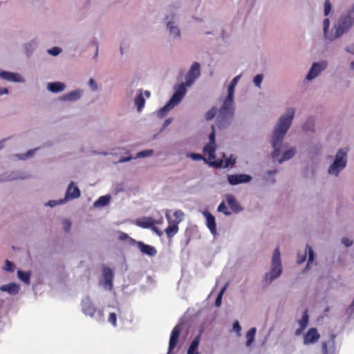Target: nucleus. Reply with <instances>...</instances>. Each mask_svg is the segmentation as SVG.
<instances>
[{
    "label": "nucleus",
    "mask_w": 354,
    "mask_h": 354,
    "mask_svg": "<svg viewBox=\"0 0 354 354\" xmlns=\"http://www.w3.org/2000/svg\"><path fill=\"white\" fill-rule=\"evenodd\" d=\"M165 217L167 220L169 225L165 230L167 236L169 239H171L175 234H176L178 232L179 227L178 225L171 222V218L169 214V211H167L165 214Z\"/></svg>",
    "instance_id": "obj_13"
},
{
    "label": "nucleus",
    "mask_w": 354,
    "mask_h": 354,
    "mask_svg": "<svg viewBox=\"0 0 354 354\" xmlns=\"http://www.w3.org/2000/svg\"><path fill=\"white\" fill-rule=\"evenodd\" d=\"M32 151H29L28 153L32 154Z\"/></svg>",
    "instance_id": "obj_62"
},
{
    "label": "nucleus",
    "mask_w": 354,
    "mask_h": 354,
    "mask_svg": "<svg viewBox=\"0 0 354 354\" xmlns=\"http://www.w3.org/2000/svg\"><path fill=\"white\" fill-rule=\"evenodd\" d=\"M307 254H308V259L306 268H308L310 263H313L314 260V252L312 248L309 245H306L304 251L298 252L297 259L298 264L304 263L306 259Z\"/></svg>",
    "instance_id": "obj_10"
},
{
    "label": "nucleus",
    "mask_w": 354,
    "mask_h": 354,
    "mask_svg": "<svg viewBox=\"0 0 354 354\" xmlns=\"http://www.w3.org/2000/svg\"><path fill=\"white\" fill-rule=\"evenodd\" d=\"M217 209L218 212H223L225 215L227 216L230 214V212L227 210V208L224 202H222L219 204Z\"/></svg>",
    "instance_id": "obj_37"
},
{
    "label": "nucleus",
    "mask_w": 354,
    "mask_h": 354,
    "mask_svg": "<svg viewBox=\"0 0 354 354\" xmlns=\"http://www.w3.org/2000/svg\"><path fill=\"white\" fill-rule=\"evenodd\" d=\"M322 353L324 354H328V348L326 342L322 343Z\"/></svg>",
    "instance_id": "obj_52"
},
{
    "label": "nucleus",
    "mask_w": 354,
    "mask_h": 354,
    "mask_svg": "<svg viewBox=\"0 0 354 354\" xmlns=\"http://www.w3.org/2000/svg\"><path fill=\"white\" fill-rule=\"evenodd\" d=\"M80 196V190L77 186L74 185V183L71 182L68 185L65 198L67 199L77 198Z\"/></svg>",
    "instance_id": "obj_17"
},
{
    "label": "nucleus",
    "mask_w": 354,
    "mask_h": 354,
    "mask_svg": "<svg viewBox=\"0 0 354 354\" xmlns=\"http://www.w3.org/2000/svg\"><path fill=\"white\" fill-rule=\"evenodd\" d=\"M129 239V236L127 234L124 233V232H120V234H119V239L120 240H122V241H124V240H127ZM130 240L133 242V243H136V241L131 238H130Z\"/></svg>",
    "instance_id": "obj_46"
},
{
    "label": "nucleus",
    "mask_w": 354,
    "mask_h": 354,
    "mask_svg": "<svg viewBox=\"0 0 354 354\" xmlns=\"http://www.w3.org/2000/svg\"><path fill=\"white\" fill-rule=\"evenodd\" d=\"M216 113H217L216 108V107H212L210 110H209L205 113V119L207 120H212L215 116Z\"/></svg>",
    "instance_id": "obj_36"
},
{
    "label": "nucleus",
    "mask_w": 354,
    "mask_h": 354,
    "mask_svg": "<svg viewBox=\"0 0 354 354\" xmlns=\"http://www.w3.org/2000/svg\"><path fill=\"white\" fill-rule=\"evenodd\" d=\"M8 93V90L6 88H0V95L6 94Z\"/></svg>",
    "instance_id": "obj_54"
},
{
    "label": "nucleus",
    "mask_w": 354,
    "mask_h": 354,
    "mask_svg": "<svg viewBox=\"0 0 354 354\" xmlns=\"http://www.w3.org/2000/svg\"><path fill=\"white\" fill-rule=\"evenodd\" d=\"M331 10V3L329 0H325L324 2V15L327 16Z\"/></svg>",
    "instance_id": "obj_42"
},
{
    "label": "nucleus",
    "mask_w": 354,
    "mask_h": 354,
    "mask_svg": "<svg viewBox=\"0 0 354 354\" xmlns=\"http://www.w3.org/2000/svg\"><path fill=\"white\" fill-rule=\"evenodd\" d=\"M251 180L252 177L248 174H233L227 176L229 183L232 185L248 183Z\"/></svg>",
    "instance_id": "obj_12"
},
{
    "label": "nucleus",
    "mask_w": 354,
    "mask_h": 354,
    "mask_svg": "<svg viewBox=\"0 0 354 354\" xmlns=\"http://www.w3.org/2000/svg\"><path fill=\"white\" fill-rule=\"evenodd\" d=\"M255 333H256L255 328H252L247 332V333H246V339H247L246 344H247V346H250L251 344L254 342Z\"/></svg>",
    "instance_id": "obj_33"
},
{
    "label": "nucleus",
    "mask_w": 354,
    "mask_h": 354,
    "mask_svg": "<svg viewBox=\"0 0 354 354\" xmlns=\"http://www.w3.org/2000/svg\"><path fill=\"white\" fill-rule=\"evenodd\" d=\"M200 64L198 62H194L186 75L185 84L182 83L176 86L175 93H174L170 100L158 111V116L161 118L165 116L169 111L173 109L175 105L178 104L183 98L187 92L185 86H191L200 76Z\"/></svg>",
    "instance_id": "obj_1"
},
{
    "label": "nucleus",
    "mask_w": 354,
    "mask_h": 354,
    "mask_svg": "<svg viewBox=\"0 0 354 354\" xmlns=\"http://www.w3.org/2000/svg\"><path fill=\"white\" fill-rule=\"evenodd\" d=\"M17 276L20 280H21L25 283H30V272H24L22 270H18Z\"/></svg>",
    "instance_id": "obj_31"
},
{
    "label": "nucleus",
    "mask_w": 354,
    "mask_h": 354,
    "mask_svg": "<svg viewBox=\"0 0 354 354\" xmlns=\"http://www.w3.org/2000/svg\"><path fill=\"white\" fill-rule=\"evenodd\" d=\"M155 223H158L151 217H144L136 221V225L142 228H151Z\"/></svg>",
    "instance_id": "obj_18"
},
{
    "label": "nucleus",
    "mask_w": 354,
    "mask_h": 354,
    "mask_svg": "<svg viewBox=\"0 0 354 354\" xmlns=\"http://www.w3.org/2000/svg\"><path fill=\"white\" fill-rule=\"evenodd\" d=\"M201 342V336L197 335L192 340L191 344L189 345L187 354H200L198 352V346Z\"/></svg>",
    "instance_id": "obj_24"
},
{
    "label": "nucleus",
    "mask_w": 354,
    "mask_h": 354,
    "mask_svg": "<svg viewBox=\"0 0 354 354\" xmlns=\"http://www.w3.org/2000/svg\"><path fill=\"white\" fill-rule=\"evenodd\" d=\"M135 104L137 106L138 111H140L144 107L145 104V100L142 95V93H140L135 99Z\"/></svg>",
    "instance_id": "obj_32"
},
{
    "label": "nucleus",
    "mask_w": 354,
    "mask_h": 354,
    "mask_svg": "<svg viewBox=\"0 0 354 354\" xmlns=\"http://www.w3.org/2000/svg\"><path fill=\"white\" fill-rule=\"evenodd\" d=\"M62 50L58 47H53L48 50V52L53 55H57L61 53Z\"/></svg>",
    "instance_id": "obj_45"
},
{
    "label": "nucleus",
    "mask_w": 354,
    "mask_h": 354,
    "mask_svg": "<svg viewBox=\"0 0 354 354\" xmlns=\"http://www.w3.org/2000/svg\"><path fill=\"white\" fill-rule=\"evenodd\" d=\"M145 95H146L147 97H149L150 96V92L149 91H145Z\"/></svg>",
    "instance_id": "obj_56"
},
{
    "label": "nucleus",
    "mask_w": 354,
    "mask_h": 354,
    "mask_svg": "<svg viewBox=\"0 0 354 354\" xmlns=\"http://www.w3.org/2000/svg\"><path fill=\"white\" fill-rule=\"evenodd\" d=\"M319 334L315 328H310L304 337V343L309 344L317 341L319 338Z\"/></svg>",
    "instance_id": "obj_16"
},
{
    "label": "nucleus",
    "mask_w": 354,
    "mask_h": 354,
    "mask_svg": "<svg viewBox=\"0 0 354 354\" xmlns=\"http://www.w3.org/2000/svg\"><path fill=\"white\" fill-rule=\"evenodd\" d=\"M151 229L158 235V236H161L162 235V232L160 230H159L156 227H155L154 225L151 227Z\"/></svg>",
    "instance_id": "obj_53"
},
{
    "label": "nucleus",
    "mask_w": 354,
    "mask_h": 354,
    "mask_svg": "<svg viewBox=\"0 0 354 354\" xmlns=\"http://www.w3.org/2000/svg\"><path fill=\"white\" fill-rule=\"evenodd\" d=\"M226 201L232 212L238 213L242 209L241 207L232 194L227 195Z\"/></svg>",
    "instance_id": "obj_20"
},
{
    "label": "nucleus",
    "mask_w": 354,
    "mask_h": 354,
    "mask_svg": "<svg viewBox=\"0 0 354 354\" xmlns=\"http://www.w3.org/2000/svg\"><path fill=\"white\" fill-rule=\"evenodd\" d=\"M71 223L68 220H64L63 221V227L66 232H68L71 229Z\"/></svg>",
    "instance_id": "obj_47"
},
{
    "label": "nucleus",
    "mask_w": 354,
    "mask_h": 354,
    "mask_svg": "<svg viewBox=\"0 0 354 354\" xmlns=\"http://www.w3.org/2000/svg\"><path fill=\"white\" fill-rule=\"evenodd\" d=\"M326 62H325L322 63H314L306 75V80H312L315 78L324 69L326 68Z\"/></svg>",
    "instance_id": "obj_11"
},
{
    "label": "nucleus",
    "mask_w": 354,
    "mask_h": 354,
    "mask_svg": "<svg viewBox=\"0 0 354 354\" xmlns=\"http://www.w3.org/2000/svg\"><path fill=\"white\" fill-rule=\"evenodd\" d=\"M110 201V196L108 195L100 196L95 203V207H103L106 205Z\"/></svg>",
    "instance_id": "obj_29"
},
{
    "label": "nucleus",
    "mask_w": 354,
    "mask_h": 354,
    "mask_svg": "<svg viewBox=\"0 0 354 354\" xmlns=\"http://www.w3.org/2000/svg\"><path fill=\"white\" fill-rule=\"evenodd\" d=\"M225 290V287H223L217 295V297L215 301V306L217 307L220 306L221 304L222 297H223Z\"/></svg>",
    "instance_id": "obj_38"
},
{
    "label": "nucleus",
    "mask_w": 354,
    "mask_h": 354,
    "mask_svg": "<svg viewBox=\"0 0 354 354\" xmlns=\"http://www.w3.org/2000/svg\"><path fill=\"white\" fill-rule=\"evenodd\" d=\"M108 321L113 326L117 325V315L115 313H111L109 316Z\"/></svg>",
    "instance_id": "obj_41"
},
{
    "label": "nucleus",
    "mask_w": 354,
    "mask_h": 354,
    "mask_svg": "<svg viewBox=\"0 0 354 354\" xmlns=\"http://www.w3.org/2000/svg\"><path fill=\"white\" fill-rule=\"evenodd\" d=\"M82 306V310L83 313L86 315L89 316L92 318L94 317L95 314L97 313L98 319L100 320L104 318V313L102 310H97L95 305L91 301V299L89 297L84 298L81 303Z\"/></svg>",
    "instance_id": "obj_8"
},
{
    "label": "nucleus",
    "mask_w": 354,
    "mask_h": 354,
    "mask_svg": "<svg viewBox=\"0 0 354 354\" xmlns=\"http://www.w3.org/2000/svg\"><path fill=\"white\" fill-rule=\"evenodd\" d=\"M173 215L174 216V219H171V222L176 223L177 225H179V223L183 221L185 216L184 212L180 209L176 210Z\"/></svg>",
    "instance_id": "obj_30"
},
{
    "label": "nucleus",
    "mask_w": 354,
    "mask_h": 354,
    "mask_svg": "<svg viewBox=\"0 0 354 354\" xmlns=\"http://www.w3.org/2000/svg\"><path fill=\"white\" fill-rule=\"evenodd\" d=\"M0 77L10 82H18L21 81V77L18 73L7 71H1L0 73Z\"/></svg>",
    "instance_id": "obj_21"
},
{
    "label": "nucleus",
    "mask_w": 354,
    "mask_h": 354,
    "mask_svg": "<svg viewBox=\"0 0 354 354\" xmlns=\"http://www.w3.org/2000/svg\"><path fill=\"white\" fill-rule=\"evenodd\" d=\"M167 28L169 29V32H170L171 34L174 35V36L176 37H180V30H179V29L177 27L173 26V23L172 22L169 21L167 23Z\"/></svg>",
    "instance_id": "obj_35"
},
{
    "label": "nucleus",
    "mask_w": 354,
    "mask_h": 354,
    "mask_svg": "<svg viewBox=\"0 0 354 354\" xmlns=\"http://www.w3.org/2000/svg\"><path fill=\"white\" fill-rule=\"evenodd\" d=\"M351 66L353 69H354V62H351Z\"/></svg>",
    "instance_id": "obj_60"
},
{
    "label": "nucleus",
    "mask_w": 354,
    "mask_h": 354,
    "mask_svg": "<svg viewBox=\"0 0 354 354\" xmlns=\"http://www.w3.org/2000/svg\"><path fill=\"white\" fill-rule=\"evenodd\" d=\"M240 77L241 75L234 77L230 83L227 88V96L223 101L216 120V124L219 129L224 128L228 125L233 117L234 111V93Z\"/></svg>",
    "instance_id": "obj_2"
},
{
    "label": "nucleus",
    "mask_w": 354,
    "mask_h": 354,
    "mask_svg": "<svg viewBox=\"0 0 354 354\" xmlns=\"http://www.w3.org/2000/svg\"><path fill=\"white\" fill-rule=\"evenodd\" d=\"M294 115V109L292 108L288 109L286 113L279 118L278 124L274 127L272 140V146L274 149L272 157L274 159L277 158L281 153L280 148L283 137L291 125Z\"/></svg>",
    "instance_id": "obj_3"
},
{
    "label": "nucleus",
    "mask_w": 354,
    "mask_h": 354,
    "mask_svg": "<svg viewBox=\"0 0 354 354\" xmlns=\"http://www.w3.org/2000/svg\"><path fill=\"white\" fill-rule=\"evenodd\" d=\"M350 308L352 310H354V298H353V300L350 306Z\"/></svg>",
    "instance_id": "obj_57"
},
{
    "label": "nucleus",
    "mask_w": 354,
    "mask_h": 354,
    "mask_svg": "<svg viewBox=\"0 0 354 354\" xmlns=\"http://www.w3.org/2000/svg\"><path fill=\"white\" fill-rule=\"evenodd\" d=\"M0 290L2 292H7L10 295H17L19 290V286L15 283H10L6 285H2L0 287Z\"/></svg>",
    "instance_id": "obj_22"
},
{
    "label": "nucleus",
    "mask_w": 354,
    "mask_h": 354,
    "mask_svg": "<svg viewBox=\"0 0 354 354\" xmlns=\"http://www.w3.org/2000/svg\"><path fill=\"white\" fill-rule=\"evenodd\" d=\"M236 159L232 158V156L225 159V160H217L212 162V165H214L216 167L218 168H227L230 166H232L235 164Z\"/></svg>",
    "instance_id": "obj_19"
},
{
    "label": "nucleus",
    "mask_w": 354,
    "mask_h": 354,
    "mask_svg": "<svg viewBox=\"0 0 354 354\" xmlns=\"http://www.w3.org/2000/svg\"><path fill=\"white\" fill-rule=\"evenodd\" d=\"M275 173H276V170L270 171L268 172V174H270V175H271V174H275Z\"/></svg>",
    "instance_id": "obj_59"
},
{
    "label": "nucleus",
    "mask_w": 354,
    "mask_h": 354,
    "mask_svg": "<svg viewBox=\"0 0 354 354\" xmlns=\"http://www.w3.org/2000/svg\"><path fill=\"white\" fill-rule=\"evenodd\" d=\"M3 140L0 142V149L3 147Z\"/></svg>",
    "instance_id": "obj_61"
},
{
    "label": "nucleus",
    "mask_w": 354,
    "mask_h": 354,
    "mask_svg": "<svg viewBox=\"0 0 354 354\" xmlns=\"http://www.w3.org/2000/svg\"><path fill=\"white\" fill-rule=\"evenodd\" d=\"M189 156L194 160H205V158L201 154L199 153H192L189 155Z\"/></svg>",
    "instance_id": "obj_44"
},
{
    "label": "nucleus",
    "mask_w": 354,
    "mask_h": 354,
    "mask_svg": "<svg viewBox=\"0 0 354 354\" xmlns=\"http://www.w3.org/2000/svg\"><path fill=\"white\" fill-rule=\"evenodd\" d=\"M136 243L140 251L142 254H147L149 257H154L156 255L157 250L153 246L145 244L141 241H137Z\"/></svg>",
    "instance_id": "obj_15"
},
{
    "label": "nucleus",
    "mask_w": 354,
    "mask_h": 354,
    "mask_svg": "<svg viewBox=\"0 0 354 354\" xmlns=\"http://www.w3.org/2000/svg\"><path fill=\"white\" fill-rule=\"evenodd\" d=\"M347 153V148H343L338 150L334 162L328 168L329 174L338 176L340 171L346 167Z\"/></svg>",
    "instance_id": "obj_6"
},
{
    "label": "nucleus",
    "mask_w": 354,
    "mask_h": 354,
    "mask_svg": "<svg viewBox=\"0 0 354 354\" xmlns=\"http://www.w3.org/2000/svg\"><path fill=\"white\" fill-rule=\"evenodd\" d=\"M209 142L203 147V153L208 156V160L212 165V162L216 161L215 152L216 149V134L214 125L212 126V132L209 136Z\"/></svg>",
    "instance_id": "obj_7"
},
{
    "label": "nucleus",
    "mask_w": 354,
    "mask_h": 354,
    "mask_svg": "<svg viewBox=\"0 0 354 354\" xmlns=\"http://www.w3.org/2000/svg\"><path fill=\"white\" fill-rule=\"evenodd\" d=\"M88 84L90 85V86L91 87V88L93 90V91H95L97 90V84L95 82L94 80L93 79H90L89 80V82H88Z\"/></svg>",
    "instance_id": "obj_50"
},
{
    "label": "nucleus",
    "mask_w": 354,
    "mask_h": 354,
    "mask_svg": "<svg viewBox=\"0 0 354 354\" xmlns=\"http://www.w3.org/2000/svg\"><path fill=\"white\" fill-rule=\"evenodd\" d=\"M131 159V157H129V158H122L120 160V162H126V161H129Z\"/></svg>",
    "instance_id": "obj_55"
},
{
    "label": "nucleus",
    "mask_w": 354,
    "mask_h": 354,
    "mask_svg": "<svg viewBox=\"0 0 354 354\" xmlns=\"http://www.w3.org/2000/svg\"><path fill=\"white\" fill-rule=\"evenodd\" d=\"M153 153L152 150H144L137 153L136 158H145L151 156Z\"/></svg>",
    "instance_id": "obj_39"
},
{
    "label": "nucleus",
    "mask_w": 354,
    "mask_h": 354,
    "mask_svg": "<svg viewBox=\"0 0 354 354\" xmlns=\"http://www.w3.org/2000/svg\"><path fill=\"white\" fill-rule=\"evenodd\" d=\"M81 91L75 90L62 96L61 99L64 101H75L80 98Z\"/></svg>",
    "instance_id": "obj_26"
},
{
    "label": "nucleus",
    "mask_w": 354,
    "mask_h": 354,
    "mask_svg": "<svg viewBox=\"0 0 354 354\" xmlns=\"http://www.w3.org/2000/svg\"><path fill=\"white\" fill-rule=\"evenodd\" d=\"M182 329L183 326L180 324L176 325L172 329L169 338L168 354H171V351L176 346Z\"/></svg>",
    "instance_id": "obj_9"
},
{
    "label": "nucleus",
    "mask_w": 354,
    "mask_h": 354,
    "mask_svg": "<svg viewBox=\"0 0 354 354\" xmlns=\"http://www.w3.org/2000/svg\"><path fill=\"white\" fill-rule=\"evenodd\" d=\"M48 88L53 93H58L64 90L65 84L59 82L48 83Z\"/></svg>",
    "instance_id": "obj_27"
},
{
    "label": "nucleus",
    "mask_w": 354,
    "mask_h": 354,
    "mask_svg": "<svg viewBox=\"0 0 354 354\" xmlns=\"http://www.w3.org/2000/svg\"><path fill=\"white\" fill-rule=\"evenodd\" d=\"M295 154V149L294 148H290V149L283 152L282 157L279 160V162L281 163L285 160H288L294 156Z\"/></svg>",
    "instance_id": "obj_28"
},
{
    "label": "nucleus",
    "mask_w": 354,
    "mask_h": 354,
    "mask_svg": "<svg viewBox=\"0 0 354 354\" xmlns=\"http://www.w3.org/2000/svg\"><path fill=\"white\" fill-rule=\"evenodd\" d=\"M342 243L347 247L351 246L353 244V241H351L348 238H343L342 239Z\"/></svg>",
    "instance_id": "obj_48"
},
{
    "label": "nucleus",
    "mask_w": 354,
    "mask_h": 354,
    "mask_svg": "<svg viewBox=\"0 0 354 354\" xmlns=\"http://www.w3.org/2000/svg\"><path fill=\"white\" fill-rule=\"evenodd\" d=\"M263 75H257L254 78V84H255V86H258V87H260V85H261V83L262 82V80H263Z\"/></svg>",
    "instance_id": "obj_43"
},
{
    "label": "nucleus",
    "mask_w": 354,
    "mask_h": 354,
    "mask_svg": "<svg viewBox=\"0 0 354 354\" xmlns=\"http://www.w3.org/2000/svg\"><path fill=\"white\" fill-rule=\"evenodd\" d=\"M354 24V6L342 15L339 21L338 27L335 30V38L340 37L346 32Z\"/></svg>",
    "instance_id": "obj_5"
},
{
    "label": "nucleus",
    "mask_w": 354,
    "mask_h": 354,
    "mask_svg": "<svg viewBox=\"0 0 354 354\" xmlns=\"http://www.w3.org/2000/svg\"><path fill=\"white\" fill-rule=\"evenodd\" d=\"M309 316L308 310H305L303 313L301 319L299 321V328L296 330L297 335H300L304 329L307 327L308 324Z\"/></svg>",
    "instance_id": "obj_23"
},
{
    "label": "nucleus",
    "mask_w": 354,
    "mask_h": 354,
    "mask_svg": "<svg viewBox=\"0 0 354 354\" xmlns=\"http://www.w3.org/2000/svg\"><path fill=\"white\" fill-rule=\"evenodd\" d=\"M203 216L206 218V225L213 235L216 234V225L214 216L207 210L203 212Z\"/></svg>",
    "instance_id": "obj_14"
},
{
    "label": "nucleus",
    "mask_w": 354,
    "mask_h": 354,
    "mask_svg": "<svg viewBox=\"0 0 354 354\" xmlns=\"http://www.w3.org/2000/svg\"><path fill=\"white\" fill-rule=\"evenodd\" d=\"M171 119L166 120V121L165 122V125L166 126V125L169 124L171 122Z\"/></svg>",
    "instance_id": "obj_58"
},
{
    "label": "nucleus",
    "mask_w": 354,
    "mask_h": 354,
    "mask_svg": "<svg viewBox=\"0 0 354 354\" xmlns=\"http://www.w3.org/2000/svg\"><path fill=\"white\" fill-rule=\"evenodd\" d=\"M233 328H234V330L236 333H240V331H241V326H240V324H239V322H237V321H236V322H235L234 323V324H233Z\"/></svg>",
    "instance_id": "obj_49"
},
{
    "label": "nucleus",
    "mask_w": 354,
    "mask_h": 354,
    "mask_svg": "<svg viewBox=\"0 0 354 354\" xmlns=\"http://www.w3.org/2000/svg\"><path fill=\"white\" fill-rule=\"evenodd\" d=\"M62 201H60L59 202H57L55 201H48V205L50 207H53L54 205H57V204H61L62 203Z\"/></svg>",
    "instance_id": "obj_51"
},
{
    "label": "nucleus",
    "mask_w": 354,
    "mask_h": 354,
    "mask_svg": "<svg viewBox=\"0 0 354 354\" xmlns=\"http://www.w3.org/2000/svg\"><path fill=\"white\" fill-rule=\"evenodd\" d=\"M15 266L14 263L8 260L5 262V266L3 270L9 272H14Z\"/></svg>",
    "instance_id": "obj_40"
},
{
    "label": "nucleus",
    "mask_w": 354,
    "mask_h": 354,
    "mask_svg": "<svg viewBox=\"0 0 354 354\" xmlns=\"http://www.w3.org/2000/svg\"><path fill=\"white\" fill-rule=\"evenodd\" d=\"M103 277L105 284L111 288L113 286V273L110 268L106 267L103 269Z\"/></svg>",
    "instance_id": "obj_25"
},
{
    "label": "nucleus",
    "mask_w": 354,
    "mask_h": 354,
    "mask_svg": "<svg viewBox=\"0 0 354 354\" xmlns=\"http://www.w3.org/2000/svg\"><path fill=\"white\" fill-rule=\"evenodd\" d=\"M282 272V266L281 263L280 252L277 248L272 255V268L270 272L266 273L264 277L266 283H271L273 280L279 277Z\"/></svg>",
    "instance_id": "obj_4"
},
{
    "label": "nucleus",
    "mask_w": 354,
    "mask_h": 354,
    "mask_svg": "<svg viewBox=\"0 0 354 354\" xmlns=\"http://www.w3.org/2000/svg\"><path fill=\"white\" fill-rule=\"evenodd\" d=\"M324 36L325 37L328 38L330 41H333L334 40L335 38V35L333 36V37H328L327 35V32H328V30L329 28V26H330V21L328 19H325L324 20Z\"/></svg>",
    "instance_id": "obj_34"
}]
</instances>
